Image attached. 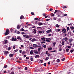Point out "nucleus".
Listing matches in <instances>:
<instances>
[{
  "label": "nucleus",
  "instance_id": "9d476101",
  "mask_svg": "<svg viewBox=\"0 0 74 74\" xmlns=\"http://www.w3.org/2000/svg\"><path fill=\"white\" fill-rule=\"evenodd\" d=\"M36 40H36L35 38H34L33 39H32L31 40V41H32V42H34V41H36Z\"/></svg>",
  "mask_w": 74,
  "mask_h": 74
},
{
  "label": "nucleus",
  "instance_id": "6e6552de",
  "mask_svg": "<svg viewBox=\"0 0 74 74\" xmlns=\"http://www.w3.org/2000/svg\"><path fill=\"white\" fill-rule=\"evenodd\" d=\"M33 47H34V48H36L37 47V45L36 44H34L33 45Z\"/></svg>",
  "mask_w": 74,
  "mask_h": 74
},
{
  "label": "nucleus",
  "instance_id": "864d4df0",
  "mask_svg": "<svg viewBox=\"0 0 74 74\" xmlns=\"http://www.w3.org/2000/svg\"><path fill=\"white\" fill-rule=\"evenodd\" d=\"M19 52L20 53H22V50H20Z\"/></svg>",
  "mask_w": 74,
  "mask_h": 74
},
{
  "label": "nucleus",
  "instance_id": "774afa93",
  "mask_svg": "<svg viewBox=\"0 0 74 74\" xmlns=\"http://www.w3.org/2000/svg\"><path fill=\"white\" fill-rule=\"evenodd\" d=\"M11 73L12 74H14V72H12Z\"/></svg>",
  "mask_w": 74,
  "mask_h": 74
},
{
  "label": "nucleus",
  "instance_id": "423d86ee",
  "mask_svg": "<svg viewBox=\"0 0 74 74\" xmlns=\"http://www.w3.org/2000/svg\"><path fill=\"white\" fill-rule=\"evenodd\" d=\"M33 30H34V31H33L32 33H34V34H36L37 32L36 30L35 29H33Z\"/></svg>",
  "mask_w": 74,
  "mask_h": 74
},
{
  "label": "nucleus",
  "instance_id": "e433bc0d",
  "mask_svg": "<svg viewBox=\"0 0 74 74\" xmlns=\"http://www.w3.org/2000/svg\"><path fill=\"white\" fill-rule=\"evenodd\" d=\"M67 31H68V30H70V28L69 27H67Z\"/></svg>",
  "mask_w": 74,
  "mask_h": 74
},
{
  "label": "nucleus",
  "instance_id": "79ce46f5",
  "mask_svg": "<svg viewBox=\"0 0 74 74\" xmlns=\"http://www.w3.org/2000/svg\"><path fill=\"white\" fill-rule=\"evenodd\" d=\"M22 34H25V33L24 32H21Z\"/></svg>",
  "mask_w": 74,
  "mask_h": 74
},
{
  "label": "nucleus",
  "instance_id": "4be33fe9",
  "mask_svg": "<svg viewBox=\"0 0 74 74\" xmlns=\"http://www.w3.org/2000/svg\"><path fill=\"white\" fill-rule=\"evenodd\" d=\"M33 53V51H31L30 52V54L32 55Z\"/></svg>",
  "mask_w": 74,
  "mask_h": 74
},
{
  "label": "nucleus",
  "instance_id": "f257e3e1",
  "mask_svg": "<svg viewBox=\"0 0 74 74\" xmlns=\"http://www.w3.org/2000/svg\"><path fill=\"white\" fill-rule=\"evenodd\" d=\"M9 33H10V30H9V29H8L6 30V32L5 35V36H7V35H8V34H9Z\"/></svg>",
  "mask_w": 74,
  "mask_h": 74
},
{
  "label": "nucleus",
  "instance_id": "f8f14e48",
  "mask_svg": "<svg viewBox=\"0 0 74 74\" xmlns=\"http://www.w3.org/2000/svg\"><path fill=\"white\" fill-rule=\"evenodd\" d=\"M24 19V16H21L20 17V19Z\"/></svg>",
  "mask_w": 74,
  "mask_h": 74
},
{
  "label": "nucleus",
  "instance_id": "ddd939ff",
  "mask_svg": "<svg viewBox=\"0 0 74 74\" xmlns=\"http://www.w3.org/2000/svg\"><path fill=\"white\" fill-rule=\"evenodd\" d=\"M10 53L8 52V51H6L4 52V53L8 54L9 53Z\"/></svg>",
  "mask_w": 74,
  "mask_h": 74
},
{
  "label": "nucleus",
  "instance_id": "a211bd4d",
  "mask_svg": "<svg viewBox=\"0 0 74 74\" xmlns=\"http://www.w3.org/2000/svg\"><path fill=\"white\" fill-rule=\"evenodd\" d=\"M56 27H59V25L58 24H56Z\"/></svg>",
  "mask_w": 74,
  "mask_h": 74
},
{
  "label": "nucleus",
  "instance_id": "4c0bfd02",
  "mask_svg": "<svg viewBox=\"0 0 74 74\" xmlns=\"http://www.w3.org/2000/svg\"><path fill=\"white\" fill-rule=\"evenodd\" d=\"M67 16V14H64L63 15V16Z\"/></svg>",
  "mask_w": 74,
  "mask_h": 74
},
{
  "label": "nucleus",
  "instance_id": "473e14b6",
  "mask_svg": "<svg viewBox=\"0 0 74 74\" xmlns=\"http://www.w3.org/2000/svg\"><path fill=\"white\" fill-rule=\"evenodd\" d=\"M69 49H66V52H69Z\"/></svg>",
  "mask_w": 74,
  "mask_h": 74
},
{
  "label": "nucleus",
  "instance_id": "ea45409f",
  "mask_svg": "<svg viewBox=\"0 0 74 74\" xmlns=\"http://www.w3.org/2000/svg\"><path fill=\"white\" fill-rule=\"evenodd\" d=\"M64 42H63L62 41V45H64Z\"/></svg>",
  "mask_w": 74,
  "mask_h": 74
},
{
  "label": "nucleus",
  "instance_id": "a18cd8bd",
  "mask_svg": "<svg viewBox=\"0 0 74 74\" xmlns=\"http://www.w3.org/2000/svg\"><path fill=\"white\" fill-rule=\"evenodd\" d=\"M38 33L41 34V33H42V31H39L38 32Z\"/></svg>",
  "mask_w": 74,
  "mask_h": 74
},
{
  "label": "nucleus",
  "instance_id": "412c9836",
  "mask_svg": "<svg viewBox=\"0 0 74 74\" xmlns=\"http://www.w3.org/2000/svg\"><path fill=\"white\" fill-rule=\"evenodd\" d=\"M49 59V57H46V59H45V60H48Z\"/></svg>",
  "mask_w": 74,
  "mask_h": 74
},
{
  "label": "nucleus",
  "instance_id": "3c124183",
  "mask_svg": "<svg viewBox=\"0 0 74 74\" xmlns=\"http://www.w3.org/2000/svg\"><path fill=\"white\" fill-rule=\"evenodd\" d=\"M62 50V49L61 48L59 49V51H61Z\"/></svg>",
  "mask_w": 74,
  "mask_h": 74
},
{
  "label": "nucleus",
  "instance_id": "de8ad7c7",
  "mask_svg": "<svg viewBox=\"0 0 74 74\" xmlns=\"http://www.w3.org/2000/svg\"><path fill=\"white\" fill-rule=\"evenodd\" d=\"M56 52V50H54V51H50V52Z\"/></svg>",
  "mask_w": 74,
  "mask_h": 74
},
{
  "label": "nucleus",
  "instance_id": "bb28decb",
  "mask_svg": "<svg viewBox=\"0 0 74 74\" xmlns=\"http://www.w3.org/2000/svg\"><path fill=\"white\" fill-rule=\"evenodd\" d=\"M13 29H12V28H11L10 29V32H13Z\"/></svg>",
  "mask_w": 74,
  "mask_h": 74
},
{
  "label": "nucleus",
  "instance_id": "c756f323",
  "mask_svg": "<svg viewBox=\"0 0 74 74\" xmlns=\"http://www.w3.org/2000/svg\"><path fill=\"white\" fill-rule=\"evenodd\" d=\"M61 60H62V61H64V60H66V59H65V58H64L63 59H62Z\"/></svg>",
  "mask_w": 74,
  "mask_h": 74
},
{
  "label": "nucleus",
  "instance_id": "8fccbe9b",
  "mask_svg": "<svg viewBox=\"0 0 74 74\" xmlns=\"http://www.w3.org/2000/svg\"><path fill=\"white\" fill-rule=\"evenodd\" d=\"M67 48H71V46H67Z\"/></svg>",
  "mask_w": 74,
  "mask_h": 74
},
{
  "label": "nucleus",
  "instance_id": "4d7b16f0",
  "mask_svg": "<svg viewBox=\"0 0 74 74\" xmlns=\"http://www.w3.org/2000/svg\"><path fill=\"white\" fill-rule=\"evenodd\" d=\"M34 20H38V18H34Z\"/></svg>",
  "mask_w": 74,
  "mask_h": 74
},
{
  "label": "nucleus",
  "instance_id": "5701e85b",
  "mask_svg": "<svg viewBox=\"0 0 74 74\" xmlns=\"http://www.w3.org/2000/svg\"><path fill=\"white\" fill-rule=\"evenodd\" d=\"M70 28L72 30H74V27H70Z\"/></svg>",
  "mask_w": 74,
  "mask_h": 74
},
{
  "label": "nucleus",
  "instance_id": "338daca9",
  "mask_svg": "<svg viewBox=\"0 0 74 74\" xmlns=\"http://www.w3.org/2000/svg\"><path fill=\"white\" fill-rule=\"evenodd\" d=\"M46 32H47L48 33H49L50 32H49V31L48 30L47 31H46Z\"/></svg>",
  "mask_w": 74,
  "mask_h": 74
},
{
  "label": "nucleus",
  "instance_id": "9b49d317",
  "mask_svg": "<svg viewBox=\"0 0 74 74\" xmlns=\"http://www.w3.org/2000/svg\"><path fill=\"white\" fill-rule=\"evenodd\" d=\"M41 39L42 40H43V41H45V37H43V38H41Z\"/></svg>",
  "mask_w": 74,
  "mask_h": 74
},
{
  "label": "nucleus",
  "instance_id": "37998d69",
  "mask_svg": "<svg viewBox=\"0 0 74 74\" xmlns=\"http://www.w3.org/2000/svg\"><path fill=\"white\" fill-rule=\"evenodd\" d=\"M40 63H43V60H40Z\"/></svg>",
  "mask_w": 74,
  "mask_h": 74
},
{
  "label": "nucleus",
  "instance_id": "69168bd1",
  "mask_svg": "<svg viewBox=\"0 0 74 74\" xmlns=\"http://www.w3.org/2000/svg\"><path fill=\"white\" fill-rule=\"evenodd\" d=\"M46 21H50V19L48 18V19H46Z\"/></svg>",
  "mask_w": 74,
  "mask_h": 74
},
{
  "label": "nucleus",
  "instance_id": "aec40b11",
  "mask_svg": "<svg viewBox=\"0 0 74 74\" xmlns=\"http://www.w3.org/2000/svg\"><path fill=\"white\" fill-rule=\"evenodd\" d=\"M64 40L65 41H67V40H68V38H67V37H65V38H64Z\"/></svg>",
  "mask_w": 74,
  "mask_h": 74
},
{
  "label": "nucleus",
  "instance_id": "a878e982",
  "mask_svg": "<svg viewBox=\"0 0 74 74\" xmlns=\"http://www.w3.org/2000/svg\"><path fill=\"white\" fill-rule=\"evenodd\" d=\"M58 10H56L54 12V14H55L56 12H58Z\"/></svg>",
  "mask_w": 74,
  "mask_h": 74
},
{
  "label": "nucleus",
  "instance_id": "72a5a7b5",
  "mask_svg": "<svg viewBox=\"0 0 74 74\" xmlns=\"http://www.w3.org/2000/svg\"><path fill=\"white\" fill-rule=\"evenodd\" d=\"M20 33H21V32H20L19 31H18L16 32L17 34H20Z\"/></svg>",
  "mask_w": 74,
  "mask_h": 74
},
{
  "label": "nucleus",
  "instance_id": "2f4dec72",
  "mask_svg": "<svg viewBox=\"0 0 74 74\" xmlns=\"http://www.w3.org/2000/svg\"><path fill=\"white\" fill-rule=\"evenodd\" d=\"M74 51V49L70 51V52H71V53H72L73 52V51Z\"/></svg>",
  "mask_w": 74,
  "mask_h": 74
},
{
  "label": "nucleus",
  "instance_id": "a19ab883",
  "mask_svg": "<svg viewBox=\"0 0 74 74\" xmlns=\"http://www.w3.org/2000/svg\"><path fill=\"white\" fill-rule=\"evenodd\" d=\"M8 42V41H7V40H5V44H7Z\"/></svg>",
  "mask_w": 74,
  "mask_h": 74
},
{
  "label": "nucleus",
  "instance_id": "e2e57ef3",
  "mask_svg": "<svg viewBox=\"0 0 74 74\" xmlns=\"http://www.w3.org/2000/svg\"><path fill=\"white\" fill-rule=\"evenodd\" d=\"M53 20H56V17H54L53 18Z\"/></svg>",
  "mask_w": 74,
  "mask_h": 74
},
{
  "label": "nucleus",
  "instance_id": "f704fd0d",
  "mask_svg": "<svg viewBox=\"0 0 74 74\" xmlns=\"http://www.w3.org/2000/svg\"><path fill=\"white\" fill-rule=\"evenodd\" d=\"M29 37V36L28 35H27L25 37L26 38H28Z\"/></svg>",
  "mask_w": 74,
  "mask_h": 74
},
{
  "label": "nucleus",
  "instance_id": "49530a36",
  "mask_svg": "<svg viewBox=\"0 0 74 74\" xmlns=\"http://www.w3.org/2000/svg\"><path fill=\"white\" fill-rule=\"evenodd\" d=\"M53 10V9L52 8H50L49 9L50 11H52Z\"/></svg>",
  "mask_w": 74,
  "mask_h": 74
},
{
  "label": "nucleus",
  "instance_id": "7ed1b4c3",
  "mask_svg": "<svg viewBox=\"0 0 74 74\" xmlns=\"http://www.w3.org/2000/svg\"><path fill=\"white\" fill-rule=\"evenodd\" d=\"M51 38H46V41L47 42H51Z\"/></svg>",
  "mask_w": 74,
  "mask_h": 74
},
{
  "label": "nucleus",
  "instance_id": "39448f33",
  "mask_svg": "<svg viewBox=\"0 0 74 74\" xmlns=\"http://www.w3.org/2000/svg\"><path fill=\"white\" fill-rule=\"evenodd\" d=\"M20 30L21 31H24V32H27V30H25L23 28H21L20 29Z\"/></svg>",
  "mask_w": 74,
  "mask_h": 74
},
{
  "label": "nucleus",
  "instance_id": "c85d7f7f",
  "mask_svg": "<svg viewBox=\"0 0 74 74\" xmlns=\"http://www.w3.org/2000/svg\"><path fill=\"white\" fill-rule=\"evenodd\" d=\"M46 55H48V54H49V53H48V51H46Z\"/></svg>",
  "mask_w": 74,
  "mask_h": 74
},
{
  "label": "nucleus",
  "instance_id": "5fc2aeb1",
  "mask_svg": "<svg viewBox=\"0 0 74 74\" xmlns=\"http://www.w3.org/2000/svg\"><path fill=\"white\" fill-rule=\"evenodd\" d=\"M57 62H60V60H59V59H57Z\"/></svg>",
  "mask_w": 74,
  "mask_h": 74
},
{
  "label": "nucleus",
  "instance_id": "603ef678",
  "mask_svg": "<svg viewBox=\"0 0 74 74\" xmlns=\"http://www.w3.org/2000/svg\"><path fill=\"white\" fill-rule=\"evenodd\" d=\"M25 70H27V67H25Z\"/></svg>",
  "mask_w": 74,
  "mask_h": 74
},
{
  "label": "nucleus",
  "instance_id": "09e8293b",
  "mask_svg": "<svg viewBox=\"0 0 74 74\" xmlns=\"http://www.w3.org/2000/svg\"><path fill=\"white\" fill-rule=\"evenodd\" d=\"M30 60L32 62H33V61L34 60L33 58H30Z\"/></svg>",
  "mask_w": 74,
  "mask_h": 74
},
{
  "label": "nucleus",
  "instance_id": "bf43d9fd",
  "mask_svg": "<svg viewBox=\"0 0 74 74\" xmlns=\"http://www.w3.org/2000/svg\"><path fill=\"white\" fill-rule=\"evenodd\" d=\"M8 66L7 65H6L5 66H4V68H7V67Z\"/></svg>",
  "mask_w": 74,
  "mask_h": 74
},
{
  "label": "nucleus",
  "instance_id": "1a4fd4ad",
  "mask_svg": "<svg viewBox=\"0 0 74 74\" xmlns=\"http://www.w3.org/2000/svg\"><path fill=\"white\" fill-rule=\"evenodd\" d=\"M17 39L18 40H22L21 38V37H20V36H17Z\"/></svg>",
  "mask_w": 74,
  "mask_h": 74
},
{
  "label": "nucleus",
  "instance_id": "dca6fc26",
  "mask_svg": "<svg viewBox=\"0 0 74 74\" xmlns=\"http://www.w3.org/2000/svg\"><path fill=\"white\" fill-rule=\"evenodd\" d=\"M26 51H23L22 53V55H24V53H26Z\"/></svg>",
  "mask_w": 74,
  "mask_h": 74
},
{
  "label": "nucleus",
  "instance_id": "f03ea898",
  "mask_svg": "<svg viewBox=\"0 0 74 74\" xmlns=\"http://www.w3.org/2000/svg\"><path fill=\"white\" fill-rule=\"evenodd\" d=\"M16 40H17V39L16 38H14V37H13L12 39H11V41H16Z\"/></svg>",
  "mask_w": 74,
  "mask_h": 74
},
{
  "label": "nucleus",
  "instance_id": "052dcab7",
  "mask_svg": "<svg viewBox=\"0 0 74 74\" xmlns=\"http://www.w3.org/2000/svg\"><path fill=\"white\" fill-rule=\"evenodd\" d=\"M63 8H67V7L64 6L63 7Z\"/></svg>",
  "mask_w": 74,
  "mask_h": 74
},
{
  "label": "nucleus",
  "instance_id": "13d9d810",
  "mask_svg": "<svg viewBox=\"0 0 74 74\" xmlns=\"http://www.w3.org/2000/svg\"><path fill=\"white\" fill-rule=\"evenodd\" d=\"M26 59H27L28 60L29 59V57H26Z\"/></svg>",
  "mask_w": 74,
  "mask_h": 74
},
{
  "label": "nucleus",
  "instance_id": "20e7f679",
  "mask_svg": "<svg viewBox=\"0 0 74 74\" xmlns=\"http://www.w3.org/2000/svg\"><path fill=\"white\" fill-rule=\"evenodd\" d=\"M66 30H67V29H65V28H63L62 29V32L64 33H66Z\"/></svg>",
  "mask_w": 74,
  "mask_h": 74
},
{
  "label": "nucleus",
  "instance_id": "0e129e2a",
  "mask_svg": "<svg viewBox=\"0 0 74 74\" xmlns=\"http://www.w3.org/2000/svg\"><path fill=\"white\" fill-rule=\"evenodd\" d=\"M13 49H15V47L14 46H13Z\"/></svg>",
  "mask_w": 74,
  "mask_h": 74
},
{
  "label": "nucleus",
  "instance_id": "c03bdc74",
  "mask_svg": "<svg viewBox=\"0 0 74 74\" xmlns=\"http://www.w3.org/2000/svg\"><path fill=\"white\" fill-rule=\"evenodd\" d=\"M34 53H35L36 54H37L38 53V52L37 51H36L35 52V50H34Z\"/></svg>",
  "mask_w": 74,
  "mask_h": 74
},
{
  "label": "nucleus",
  "instance_id": "58836bf2",
  "mask_svg": "<svg viewBox=\"0 0 74 74\" xmlns=\"http://www.w3.org/2000/svg\"><path fill=\"white\" fill-rule=\"evenodd\" d=\"M43 15L44 16H45L47 15V14H45V13H43Z\"/></svg>",
  "mask_w": 74,
  "mask_h": 74
},
{
  "label": "nucleus",
  "instance_id": "680f3d73",
  "mask_svg": "<svg viewBox=\"0 0 74 74\" xmlns=\"http://www.w3.org/2000/svg\"><path fill=\"white\" fill-rule=\"evenodd\" d=\"M43 43H45V42H41V44H43Z\"/></svg>",
  "mask_w": 74,
  "mask_h": 74
},
{
  "label": "nucleus",
  "instance_id": "6e6d98bb",
  "mask_svg": "<svg viewBox=\"0 0 74 74\" xmlns=\"http://www.w3.org/2000/svg\"><path fill=\"white\" fill-rule=\"evenodd\" d=\"M43 65L44 66H46L47 64L46 63H44Z\"/></svg>",
  "mask_w": 74,
  "mask_h": 74
},
{
  "label": "nucleus",
  "instance_id": "4468645a",
  "mask_svg": "<svg viewBox=\"0 0 74 74\" xmlns=\"http://www.w3.org/2000/svg\"><path fill=\"white\" fill-rule=\"evenodd\" d=\"M40 57V56L39 55H36L35 56V58H39Z\"/></svg>",
  "mask_w": 74,
  "mask_h": 74
},
{
  "label": "nucleus",
  "instance_id": "2eb2a0df",
  "mask_svg": "<svg viewBox=\"0 0 74 74\" xmlns=\"http://www.w3.org/2000/svg\"><path fill=\"white\" fill-rule=\"evenodd\" d=\"M17 29H20V26H19V25H18L17 26Z\"/></svg>",
  "mask_w": 74,
  "mask_h": 74
},
{
  "label": "nucleus",
  "instance_id": "b1692460",
  "mask_svg": "<svg viewBox=\"0 0 74 74\" xmlns=\"http://www.w3.org/2000/svg\"><path fill=\"white\" fill-rule=\"evenodd\" d=\"M52 48H48V49L49 50V51H51V50H52Z\"/></svg>",
  "mask_w": 74,
  "mask_h": 74
},
{
  "label": "nucleus",
  "instance_id": "c9c22d12",
  "mask_svg": "<svg viewBox=\"0 0 74 74\" xmlns=\"http://www.w3.org/2000/svg\"><path fill=\"white\" fill-rule=\"evenodd\" d=\"M46 47H47V46H46V45H43V47L44 48H46Z\"/></svg>",
  "mask_w": 74,
  "mask_h": 74
},
{
  "label": "nucleus",
  "instance_id": "0eeeda50",
  "mask_svg": "<svg viewBox=\"0 0 74 74\" xmlns=\"http://www.w3.org/2000/svg\"><path fill=\"white\" fill-rule=\"evenodd\" d=\"M14 54H10L9 55V56L10 58H11V57H12L13 56H14Z\"/></svg>",
  "mask_w": 74,
  "mask_h": 74
},
{
  "label": "nucleus",
  "instance_id": "cd10ccee",
  "mask_svg": "<svg viewBox=\"0 0 74 74\" xmlns=\"http://www.w3.org/2000/svg\"><path fill=\"white\" fill-rule=\"evenodd\" d=\"M51 16H54V14L53 13H51Z\"/></svg>",
  "mask_w": 74,
  "mask_h": 74
},
{
  "label": "nucleus",
  "instance_id": "7c9ffc66",
  "mask_svg": "<svg viewBox=\"0 0 74 74\" xmlns=\"http://www.w3.org/2000/svg\"><path fill=\"white\" fill-rule=\"evenodd\" d=\"M41 48L40 47L39 48H38V51H40V50H41Z\"/></svg>",
  "mask_w": 74,
  "mask_h": 74
},
{
  "label": "nucleus",
  "instance_id": "6ab92c4d",
  "mask_svg": "<svg viewBox=\"0 0 74 74\" xmlns=\"http://www.w3.org/2000/svg\"><path fill=\"white\" fill-rule=\"evenodd\" d=\"M42 23H39L38 24V25H39V26H41V25H43Z\"/></svg>",
  "mask_w": 74,
  "mask_h": 74
},
{
  "label": "nucleus",
  "instance_id": "f3484780",
  "mask_svg": "<svg viewBox=\"0 0 74 74\" xmlns=\"http://www.w3.org/2000/svg\"><path fill=\"white\" fill-rule=\"evenodd\" d=\"M72 41V39H70L69 40V42H70V43H71Z\"/></svg>",
  "mask_w": 74,
  "mask_h": 74
},
{
  "label": "nucleus",
  "instance_id": "393cba45",
  "mask_svg": "<svg viewBox=\"0 0 74 74\" xmlns=\"http://www.w3.org/2000/svg\"><path fill=\"white\" fill-rule=\"evenodd\" d=\"M31 14H32V15H34V13L33 12H32L31 13Z\"/></svg>",
  "mask_w": 74,
  "mask_h": 74
}]
</instances>
